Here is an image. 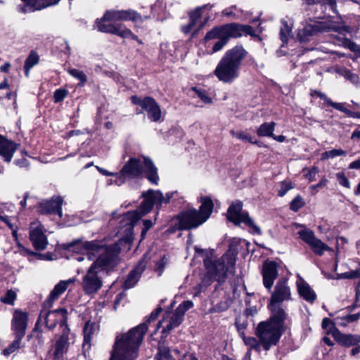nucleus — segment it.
Wrapping results in <instances>:
<instances>
[{
  "label": "nucleus",
  "mask_w": 360,
  "mask_h": 360,
  "mask_svg": "<svg viewBox=\"0 0 360 360\" xmlns=\"http://www.w3.org/2000/svg\"><path fill=\"white\" fill-rule=\"evenodd\" d=\"M75 281V278H70L66 281H61L57 283L51 292L49 298L44 302V307H51L53 301L57 300L59 296L66 290L68 286Z\"/></svg>",
  "instance_id": "5701e85b"
},
{
  "label": "nucleus",
  "mask_w": 360,
  "mask_h": 360,
  "mask_svg": "<svg viewBox=\"0 0 360 360\" xmlns=\"http://www.w3.org/2000/svg\"><path fill=\"white\" fill-rule=\"evenodd\" d=\"M231 38H233V37H229V36H225V37L219 39L217 41H216L214 44L213 46H212V52L216 53V52L221 51L224 48V46L227 44V42L229 41V40Z\"/></svg>",
  "instance_id": "c03bdc74"
},
{
  "label": "nucleus",
  "mask_w": 360,
  "mask_h": 360,
  "mask_svg": "<svg viewBox=\"0 0 360 360\" xmlns=\"http://www.w3.org/2000/svg\"><path fill=\"white\" fill-rule=\"evenodd\" d=\"M0 220L4 222L13 231V236H15L17 231L15 229V226L11 221V219L8 216L0 214Z\"/></svg>",
  "instance_id": "13d9d810"
},
{
  "label": "nucleus",
  "mask_w": 360,
  "mask_h": 360,
  "mask_svg": "<svg viewBox=\"0 0 360 360\" xmlns=\"http://www.w3.org/2000/svg\"><path fill=\"white\" fill-rule=\"evenodd\" d=\"M231 134L236 139H240L244 142H249L251 143H255L260 146L259 142H257L249 134L245 131H231Z\"/></svg>",
  "instance_id": "ea45409f"
},
{
  "label": "nucleus",
  "mask_w": 360,
  "mask_h": 360,
  "mask_svg": "<svg viewBox=\"0 0 360 360\" xmlns=\"http://www.w3.org/2000/svg\"><path fill=\"white\" fill-rule=\"evenodd\" d=\"M360 319V313L354 314H345L344 311H340L334 318V323L340 326L346 327L349 323L356 321Z\"/></svg>",
  "instance_id": "c85d7f7f"
},
{
  "label": "nucleus",
  "mask_w": 360,
  "mask_h": 360,
  "mask_svg": "<svg viewBox=\"0 0 360 360\" xmlns=\"http://www.w3.org/2000/svg\"><path fill=\"white\" fill-rule=\"evenodd\" d=\"M15 163L20 167H27L29 166L28 160L24 158L20 160H15Z\"/></svg>",
  "instance_id": "338daca9"
},
{
  "label": "nucleus",
  "mask_w": 360,
  "mask_h": 360,
  "mask_svg": "<svg viewBox=\"0 0 360 360\" xmlns=\"http://www.w3.org/2000/svg\"><path fill=\"white\" fill-rule=\"evenodd\" d=\"M161 311V307L157 308L145 323L131 328L120 338L117 337L110 360H135L143 336L148 330L147 323L155 320Z\"/></svg>",
  "instance_id": "f03ea898"
},
{
  "label": "nucleus",
  "mask_w": 360,
  "mask_h": 360,
  "mask_svg": "<svg viewBox=\"0 0 360 360\" xmlns=\"http://www.w3.org/2000/svg\"><path fill=\"white\" fill-rule=\"evenodd\" d=\"M212 7L210 4H206L201 7L197 8L195 11L190 13V21L188 25H184L181 27V30L184 33L188 34L193 30L194 33L198 32L205 25V22H202L200 25L195 29L197 25L198 20L201 17V11L204 9H210Z\"/></svg>",
  "instance_id": "aec40b11"
},
{
  "label": "nucleus",
  "mask_w": 360,
  "mask_h": 360,
  "mask_svg": "<svg viewBox=\"0 0 360 360\" xmlns=\"http://www.w3.org/2000/svg\"><path fill=\"white\" fill-rule=\"evenodd\" d=\"M175 194H176V191L168 192L164 196L160 191L152 189L143 193L141 196L144 198V200L139 208L132 212H128L123 217L122 221L127 226L126 231L131 233L134 224L142 216L150 212L155 205H156L157 209L159 210L163 203H168Z\"/></svg>",
  "instance_id": "39448f33"
},
{
  "label": "nucleus",
  "mask_w": 360,
  "mask_h": 360,
  "mask_svg": "<svg viewBox=\"0 0 360 360\" xmlns=\"http://www.w3.org/2000/svg\"><path fill=\"white\" fill-rule=\"evenodd\" d=\"M297 291L300 295L306 301L313 302L316 299V295L309 285L302 278L297 282Z\"/></svg>",
  "instance_id": "bb28decb"
},
{
  "label": "nucleus",
  "mask_w": 360,
  "mask_h": 360,
  "mask_svg": "<svg viewBox=\"0 0 360 360\" xmlns=\"http://www.w3.org/2000/svg\"><path fill=\"white\" fill-rule=\"evenodd\" d=\"M93 329H94L93 323H90L89 321H88L85 323V326L83 328L84 343V344H88L90 342L91 335L93 333Z\"/></svg>",
  "instance_id": "a18cd8bd"
},
{
  "label": "nucleus",
  "mask_w": 360,
  "mask_h": 360,
  "mask_svg": "<svg viewBox=\"0 0 360 360\" xmlns=\"http://www.w3.org/2000/svg\"><path fill=\"white\" fill-rule=\"evenodd\" d=\"M17 298V294L15 291L13 290H8L4 296L1 297L0 300L1 302L9 304V305H13L15 303V301Z\"/></svg>",
  "instance_id": "37998d69"
},
{
  "label": "nucleus",
  "mask_w": 360,
  "mask_h": 360,
  "mask_svg": "<svg viewBox=\"0 0 360 360\" xmlns=\"http://www.w3.org/2000/svg\"><path fill=\"white\" fill-rule=\"evenodd\" d=\"M257 313V309L255 306L247 307V308L245 311V314L247 316H252L255 315Z\"/></svg>",
  "instance_id": "69168bd1"
},
{
  "label": "nucleus",
  "mask_w": 360,
  "mask_h": 360,
  "mask_svg": "<svg viewBox=\"0 0 360 360\" xmlns=\"http://www.w3.org/2000/svg\"><path fill=\"white\" fill-rule=\"evenodd\" d=\"M131 98L134 105H140L147 112L148 117L150 121L157 122L162 120L160 107L154 98L150 96L141 98L136 96H133Z\"/></svg>",
  "instance_id": "f8f14e48"
},
{
  "label": "nucleus",
  "mask_w": 360,
  "mask_h": 360,
  "mask_svg": "<svg viewBox=\"0 0 360 360\" xmlns=\"http://www.w3.org/2000/svg\"><path fill=\"white\" fill-rule=\"evenodd\" d=\"M201 205L198 212L199 214L202 217L203 222H205L210 216L214 204L212 199L209 197H202L201 198Z\"/></svg>",
  "instance_id": "c756f323"
},
{
  "label": "nucleus",
  "mask_w": 360,
  "mask_h": 360,
  "mask_svg": "<svg viewBox=\"0 0 360 360\" xmlns=\"http://www.w3.org/2000/svg\"><path fill=\"white\" fill-rule=\"evenodd\" d=\"M203 262L210 278L223 283L228 273L234 272L236 256L227 252L220 259H217L214 252L210 251L206 253Z\"/></svg>",
  "instance_id": "0eeeda50"
},
{
  "label": "nucleus",
  "mask_w": 360,
  "mask_h": 360,
  "mask_svg": "<svg viewBox=\"0 0 360 360\" xmlns=\"http://www.w3.org/2000/svg\"><path fill=\"white\" fill-rule=\"evenodd\" d=\"M63 248L72 252L82 248L89 260L94 259L82 278V289L87 295L95 294L102 288L103 281L99 273L112 271L120 262V247L117 243L105 245L96 240L82 243L81 239H76L63 244Z\"/></svg>",
  "instance_id": "f257e3e1"
},
{
  "label": "nucleus",
  "mask_w": 360,
  "mask_h": 360,
  "mask_svg": "<svg viewBox=\"0 0 360 360\" xmlns=\"http://www.w3.org/2000/svg\"><path fill=\"white\" fill-rule=\"evenodd\" d=\"M145 173L147 179L157 185L159 181L158 169L149 158L141 156L130 158L120 172L119 180L121 183L127 179L137 178Z\"/></svg>",
  "instance_id": "423d86ee"
},
{
  "label": "nucleus",
  "mask_w": 360,
  "mask_h": 360,
  "mask_svg": "<svg viewBox=\"0 0 360 360\" xmlns=\"http://www.w3.org/2000/svg\"><path fill=\"white\" fill-rule=\"evenodd\" d=\"M68 72L73 77L77 79L79 81V85L80 86H84L87 80V77L84 72L77 69H68Z\"/></svg>",
  "instance_id": "58836bf2"
},
{
  "label": "nucleus",
  "mask_w": 360,
  "mask_h": 360,
  "mask_svg": "<svg viewBox=\"0 0 360 360\" xmlns=\"http://www.w3.org/2000/svg\"><path fill=\"white\" fill-rule=\"evenodd\" d=\"M292 22L290 19L282 20L280 30V37L283 43H286L288 38L292 37Z\"/></svg>",
  "instance_id": "7c9ffc66"
},
{
  "label": "nucleus",
  "mask_w": 360,
  "mask_h": 360,
  "mask_svg": "<svg viewBox=\"0 0 360 360\" xmlns=\"http://www.w3.org/2000/svg\"><path fill=\"white\" fill-rule=\"evenodd\" d=\"M304 205V201L303 198L300 195H298L290 202V207L292 211L297 212Z\"/></svg>",
  "instance_id": "de8ad7c7"
},
{
  "label": "nucleus",
  "mask_w": 360,
  "mask_h": 360,
  "mask_svg": "<svg viewBox=\"0 0 360 360\" xmlns=\"http://www.w3.org/2000/svg\"><path fill=\"white\" fill-rule=\"evenodd\" d=\"M298 234L300 238L309 245L316 238L314 233L307 229L300 231Z\"/></svg>",
  "instance_id": "a19ab883"
},
{
  "label": "nucleus",
  "mask_w": 360,
  "mask_h": 360,
  "mask_svg": "<svg viewBox=\"0 0 360 360\" xmlns=\"http://www.w3.org/2000/svg\"><path fill=\"white\" fill-rule=\"evenodd\" d=\"M328 105L340 112L345 113L346 115L347 114V112L349 111V109H347L345 107V104L342 103H335L330 100V101H328Z\"/></svg>",
  "instance_id": "6e6d98bb"
},
{
  "label": "nucleus",
  "mask_w": 360,
  "mask_h": 360,
  "mask_svg": "<svg viewBox=\"0 0 360 360\" xmlns=\"http://www.w3.org/2000/svg\"><path fill=\"white\" fill-rule=\"evenodd\" d=\"M120 37L123 39H132L138 41L140 44H142L141 40L139 39V37L132 33V32L128 29L124 25L122 27V32L120 35Z\"/></svg>",
  "instance_id": "49530a36"
},
{
  "label": "nucleus",
  "mask_w": 360,
  "mask_h": 360,
  "mask_svg": "<svg viewBox=\"0 0 360 360\" xmlns=\"http://www.w3.org/2000/svg\"><path fill=\"white\" fill-rule=\"evenodd\" d=\"M193 307V303L191 300H187L183 302L181 304L179 305V307L176 308L178 311L181 313L184 316L186 311L188 310L189 309L192 308Z\"/></svg>",
  "instance_id": "864d4df0"
},
{
  "label": "nucleus",
  "mask_w": 360,
  "mask_h": 360,
  "mask_svg": "<svg viewBox=\"0 0 360 360\" xmlns=\"http://www.w3.org/2000/svg\"><path fill=\"white\" fill-rule=\"evenodd\" d=\"M177 219L180 229L196 228L204 223L200 214L195 209H189L181 212Z\"/></svg>",
  "instance_id": "ddd939ff"
},
{
  "label": "nucleus",
  "mask_w": 360,
  "mask_h": 360,
  "mask_svg": "<svg viewBox=\"0 0 360 360\" xmlns=\"http://www.w3.org/2000/svg\"><path fill=\"white\" fill-rule=\"evenodd\" d=\"M248 52L238 45L226 51L218 63L214 74L224 83L230 84L239 77L240 69Z\"/></svg>",
  "instance_id": "20e7f679"
},
{
  "label": "nucleus",
  "mask_w": 360,
  "mask_h": 360,
  "mask_svg": "<svg viewBox=\"0 0 360 360\" xmlns=\"http://www.w3.org/2000/svg\"><path fill=\"white\" fill-rule=\"evenodd\" d=\"M243 34L257 36L251 26L232 22L212 28L207 32L204 40L207 41L211 39H219L225 36L238 38Z\"/></svg>",
  "instance_id": "6e6552de"
},
{
  "label": "nucleus",
  "mask_w": 360,
  "mask_h": 360,
  "mask_svg": "<svg viewBox=\"0 0 360 360\" xmlns=\"http://www.w3.org/2000/svg\"><path fill=\"white\" fill-rule=\"evenodd\" d=\"M288 278H279L271 292V345H276L286 330V313L281 305L292 300Z\"/></svg>",
  "instance_id": "7ed1b4c3"
},
{
  "label": "nucleus",
  "mask_w": 360,
  "mask_h": 360,
  "mask_svg": "<svg viewBox=\"0 0 360 360\" xmlns=\"http://www.w3.org/2000/svg\"><path fill=\"white\" fill-rule=\"evenodd\" d=\"M335 71L338 74L344 77L347 80H349L353 84L356 86H359L360 84V79L359 76L352 72L349 70L345 68H338Z\"/></svg>",
  "instance_id": "473e14b6"
},
{
  "label": "nucleus",
  "mask_w": 360,
  "mask_h": 360,
  "mask_svg": "<svg viewBox=\"0 0 360 360\" xmlns=\"http://www.w3.org/2000/svg\"><path fill=\"white\" fill-rule=\"evenodd\" d=\"M145 269V264L141 262L133 270H131L123 284V288L128 290L133 288L139 281L141 274Z\"/></svg>",
  "instance_id": "393cba45"
},
{
  "label": "nucleus",
  "mask_w": 360,
  "mask_h": 360,
  "mask_svg": "<svg viewBox=\"0 0 360 360\" xmlns=\"http://www.w3.org/2000/svg\"><path fill=\"white\" fill-rule=\"evenodd\" d=\"M30 238L36 250H44L46 248L48 240L40 222L34 221L31 224Z\"/></svg>",
  "instance_id": "4468645a"
},
{
  "label": "nucleus",
  "mask_w": 360,
  "mask_h": 360,
  "mask_svg": "<svg viewBox=\"0 0 360 360\" xmlns=\"http://www.w3.org/2000/svg\"><path fill=\"white\" fill-rule=\"evenodd\" d=\"M50 307H44L41 311L39 321H44L46 326L49 329H53L57 323L60 324V328H64L67 325L68 311L62 308L56 310L49 311L46 308Z\"/></svg>",
  "instance_id": "9b49d317"
},
{
  "label": "nucleus",
  "mask_w": 360,
  "mask_h": 360,
  "mask_svg": "<svg viewBox=\"0 0 360 360\" xmlns=\"http://www.w3.org/2000/svg\"><path fill=\"white\" fill-rule=\"evenodd\" d=\"M344 274L345 279H354L360 278V270H352L348 272H345Z\"/></svg>",
  "instance_id": "e2e57ef3"
},
{
  "label": "nucleus",
  "mask_w": 360,
  "mask_h": 360,
  "mask_svg": "<svg viewBox=\"0 0 360 360\" xmlns=\"http://www.w3.org/2000/svg\"><path fill=\"white\" fill-rule=\"evenodd\" d=\"M319 172V167L314 166L307 170V172L304 174V176L306 179H307L309 181H313Z\"/></svg>",
  "instance_id": "4d7b16f0"
},
{
  "label": "nucleus",
  "mask_w": 360,
  "mask_h": 360,
  "mask_svg": "<svg viewBox=\"0 0 360 360\" xmlns=\"http://www.w3.org/2000/svg\"><path fill=\"white\" fill-rule=\"evenodd\" d=\"M260 344H262V349L268 351L270 348V319L259 322L255 331Z\"/></svg>",
  "instance_id": "6ab92c4d"
},
{
  "label": "nucleus",
  "mask_w": 360,
  "mask_h": 360,
  "mask_svg": "<svg viewBox=\"0 0 360 360\" xmlns=\"http://www.w3.org/2000/svg\"><path fill=\"white\" fill-rule=\"evenodd\" d=\"M330 335L340 345L345 347L356 346L360 343V335L342 333L336 327L330 330Z\"/></svg>",
  "instance_id": "f3484780"
},
{
  "label": "nucleus",
  "mask_w": 360,
  "mask_h": 360,
  "mask_svg": "<svg viewBox=\"0 0 360 360\" xmlns=\"http://www.w3.org/2000/svg\"><path fill=\"white\" fill-rule=\"evenodd\" d=\"M17 149V145L0 135V155L6 162H10L14 152Z\"/></svg>",
  "instance_id": "b1692460"
},
{
  "label": "nucleus",
  "mask_w": 360,
  "mask_h": 360,
  "mask_svg": "<svg viewBox=\"0 0 360 360\" xmlns=\"http://www.w3.org/2000/svg\"><path fill=\"white\" fill-rule=\"evenodd\" d=\"M311 96H317V97L320 98L321 99L323 100L327 104H328V101H330V99L328 98L324 93H322L317 90H311Z\"/></svg>",
  "instance_id": "0e129e2a"
},
{
  "label": "nucleus",
  "mask_w": 360,
  "mask_h": 360,
  "mask_svg": "<svg viewBox=\"0 0 360 360\" xmlns=\"http://www.w3.org/2000/svg\"><path fill=\"white\" fill-rule=\"evenodd\" d=\"M262 274L263 276V283L266 288L270 289V261L266 259L263 264Z\"/></svg>",
  "instance_id": "e433bc0d"
},
{
  "label": "nucleus",
  "mask_w": 360,
  "mask_h": 360,
  "mask_svg": "<svg viewBox=\"0 0 360 360\" xmlns=\"http://www.w3.org/2000/svg\"><path fill=\"white\" fill-rule=\"evenodd\" d=\"M184 316L178 311L176 309L173 312L167 311L163 319L158 323L157 329H158L162 323H165L166 325L163 326L162 333L165 335H167L172 330L180 325L183 321Z\"/></svg>",
  "instance_id": "dca6fc26"
},
{
  "label": "nucleus",
  "mask_w": 360,
  "mask_h": 360,
  "mask_svg": "<svg viewBox=\"0 0 360 360\" xmlns=\"http://www.w3.org/2000/svg\"><path fill=\"white\" fill-rule=\"evenodd\" d=\"M108 20H103V17L101 19H97L96 21V28L99 32L104 33H109L117 36L120 35L124 24L120 22H109Z\"/></svg>",
  "instance_id": "4be33fe9"
},
{
  "label": "nucleus",
  "mask_w": 360,
  "mask_h": 360,
  "mask_svg": "<svg viewBox=\"0 0 360 360\" xmlns=\"http://www.w3.org/2000/svg\"><path fill=\"white\" fill-rule=\"evenodd\" d=\"M63 198L60 196L53 197L51 200L43 201L39 204L40 212L42 214H57L62 217Z\"/></svg>",
  "instance_id": "412c9836"
},
{
  "label": "nucleus",
  "mask_w": 360,
  "mask_h": 360,
  "mask_svg": "<svg viewBox=\"0 0 360 360\" xmlns=\"http://www.w3.org/2000/svg\"><path fill=\"white\" fill-rule=\"evenodd\" d=\"M38 62L39 56L35 52H31L27 58L24 65L25 73L27 77L29 76L30 70L37 65Z\"/></svg>",
  "instance_id": "f704fd0d"
},
{
  "label": "nucleus",
  "mask_w": 360,
  "mask_h": 360,
  "mask_svg": "<svg viewBox=\"0 0 360 360\" xmlns=\"http://www.w3.org/2000/svg\"><path fill=\"white\" fill-rule=\"evenodd\" d=\"M337 179L338 180V182L340 185L349 188L350 187V183L348 180V179L345 176L344 173L340 172L337 174Z\"/></svg>",
  "instance_id": "052dcab7"
},
{
  "label": "nucleus",
  "mask_w": 360,
  "mask_h": 360,
  "mask_svg": "<svg viewBox=\"0 0 360 360\" xmlns=\"http://www.w3.org/2000/svg\"><path fill=\"white\" fill-rule=\"evenodd\" d=\"M68 91L65 89H56L53 94V99L55 103L63 101L68 96Z\"/></svg>",
  "instance_id": "3c124183"
},
{
  "label": "nucleus",
  "mask_w": 360,
  "mask_h": 360,
  "mask_svg": "<svg viewBox=\"0 0 360 360\" xmlns=\"http://www.w3.org/2000/svg\"><path fill=\"white\" fill-rule=\"evenodd\" d=\"M243 203L237 200L233 202L228 209L227 218L236 225H240L243 223L250 229V231L253 234H261L259 227L254 222L247 212H242Z\"/></svg>",
  "instance_id": "9d476101"
},
{
  "label": "nucleus",
  "mask_w": 360,
  "mask_h": 360,
  "mask_svg": "<svg viewBox=\"0 0 360 360\" xmlns=\"http://www.w3.org/2000/svg\"><path fill=\"white\" fill-rule=\"evenodd\" d=\"M193 91L195 92L198 96L201 99V101L206 104L211 103L212 100L211 97H210L207 93V91L204 89H198L195 87L192 89Z\"/></svg>",
  "instance_id": "09e8293b"
},
{
  "label": "nucleus",
  "mask_w": 360,
  "mask_h": 360,
  "mask_svg": "<svg viewBox=\"0 0 360 360\" xmlns=\"http://www.w3.org/2000/svg\"><path fill=\"white\" fill-rule=\"evenodd\" d=\"M327 182H328V180L325 177H323L321 179V180L317 184L312 185L311 186H310V189L314 190L318 188H322L326 185Z\"/></svg>",
  "instance_id": "774afa93"
},
{
  "label": "nucleus",
  "mask_w": 360,
  "mask_h": 360,
  "mask_svg": "<svg viewBox=\"0 0 360 360\" xmlns=\"http://www.w3.org/2000/svg\"><path fill=\"white\" fill-rule=\"evenodd\" d=\"M244 343L250 347V349H255L257 352H260L262 349V344H260V341L257 339V338L253 337H241Z\"/></svg>",
  "instance_id": "c9c22d12"
},
{
  "label": "nucleus",
  "mask_w": 360,
  "mask_h": 360,
  "mask_svg": "<svg viewBox=\"0 0 360 360\" xmlns=\"http://www.w3.org/2000/svg\"><path fill=\"white\" fill-rule=\"evenodd\" d=\"M290 275V271L281 261H271V286L273 285V281L277 277L281 276L280 278H283L285 277L289 278Z\"/></svg>",
  "instance_id": "cd10ccee"
},
{
  "label": "nucleus",
  "mask_w": 360,
  "mask_h": 360,
  "mask_svg": "<svg viewBox=\"0 0 360 360\" xmlns=\"http://www.w3.org/2000/svg\"><path fill=\"white\" fill-rule=\"evenodd\" d=\"M347 155V152L341 148H335L328 151H325L321 154V159L322 160H329L335 158L338 156H345Z\"/></svg>",
  "instance_id": "4c0bfd02"
},
{
  "label": "nucleus",
  "mask_w": 360,
  "mask_h": 360,
  "mask_svg": "<svg viewBox=\"0 0 360 360\" xmlns=\"http://www.w3.org/2000/svg\"><path fill=\"white\" fill-rule=\"evenodd\" d=\"M28 323V314L20 309H15L11 320V330L14 336L24 338Z\"/></svg>",
  "instance_id": "2eb2a0df"
},
{
  "label": "nucleus",
  "mask_w": 360,
  "mask_h": 360,
  "mask_svg": "<svg viewBox=\"0 0 360 360\" xmlns=\"http://www.w3.org/2000/svg\"><path fill=\"white\" fill-rule=\"evenodd\" d=\"M22 338H23L15 336V340L7 347L2 350L1 354L5 356H8L15 351L22 347Z\"/></svg>",
  "instance_id": "72a5a7b5"
},
{
  "label": "nucleus",
  "mask_w": 360,
  "mask_h": 360,
  "mask_svg": "<svg viewBox=\"0 0 360 360\" xmlns=\"http://www.w3.org/2000/svg\"><path fill=\"white\" fill-rule=\"evenodd\" d=\"M236 327L240 337L244 336L245 330L247 328L248 323L245 319H242L240 317H238L236 319L235 322Z\"/></svg>",
  "instance_id": "8fccbe9b"
},
{
  "label": "nucleus",
  "mask_w": 360,
  "mask_h": 360,
  "mask_svg": "<svg viewBox=\"0 0 360 360\" xmlns=\"http://www.w3.org/2000/svg\"><path fill=\"white\" fill-rule=\"evenodd\" d=\"M70 333V330L68 326H65L64 328L62 330V334L60 338L56 343L54 354L56 357L59 358L68 350Z\"/></svg>",
  "instance_id": "a878e982"
},
{
  "label": "nucleus",
  "mask_w": 360,
  "mask_h": 360,
  "mask_svg": "<svg viewBox=\"0 0 360 360\" xmlns=\"http://www.w3.org/2000/svg\"><path fill=\"white\" fill-rule=\"evenodd\" d=\"M314 254L321 256L325 251H332L328 245L322 242L320 239L316 238L309 245Z\"/></svg>",
  "instance_id": "2f4dec72"
},
{
  "label": "nucleus",
  "mask_w": 360,
  "mask_h": 360,
  "mask_svg": "<svg viewBox=\"0 0 360 360\" xmlns=\"http://www.w3.org/2000/svg\"><path fill=\"white\" fill-rule=\"evenodd\" d=\"M336 32L341 33L345 31V26L340 22L332 21L317 22L314 24H309L305 25L303 29L300 30L297 34L298 37L302 41H307L309 37L319 32Z\"/></svg>",
  "instance_id": "1a4fd4ad"
},
{
  "label": "nucleus",
  "mask_w": 360,
  "mask_h": 360,
  "mask_svg": "<svg viewBox=\"0 0 360 360\" xmlns=\"http://www.w3.org/2000/svg\"><path fill=\"white\" fill-rule=\"evenodd\" d=\"M141 20L142 17L133 11H107L103 16V20H108L109 22H115L117 20Z\"/></svg>",
  "instance_id": "a211bd4d"
},
{
  "label": "nucleus",
  "mask_w": 360,
  "mask_h": 360,
  "mask_svg": "<svg viewBox=\"0 0 360 360\" xmlns=\"http://www.w3.org/2000/svg\"><path fill=\"white\" fill-rule=\"evenodd\" d=\"M155 360H175L172 356L169 349L165 347H160L158 353L155 356Z\"/></svg>",
  "instance_id": "79ce46f5"
},
{
  "label": "nucleus",
  "mask_w": 360,
  "mask_h": 360,
  "mask_svg": "<svg viewBox=\"0 0 360 360\" xmlns=\"http://www.w3.org/2000/svg\"><path fill=\"white\" fill-rule=\"evenodd\" d=\"M293 188L292 183L288 181H283L281 184V188L278 191L279 196H283L289 190Z\"/></svg>",
  "instance_id": "5fc2aeb1"
},
{
  "label": "nucleus",
  "mask_w": 360,
  "mask_h": 360,
  "mask_svg": "<svg viewBox=\"0 0 360 360\" xmlns=\"http://www.w3.org/2000/svg\"><path fill=\"white\" fill-rule=\"evenodd\" d=\"M259 136H270V124L265 122L257 129Z\"/></svg>",
  "instance_id": "603ef678"
},
{
  "label": "nucleus",
  "mask_w": 360,
  "mask_h": 360,
  "mask_svg": "<svg viewBox=\"0 0 360 360\" xmlns=\"http://www.w3.org/2000/svg\"><path fill=\"white\" fill-rule=\"evenodd\" d=\"M336 324L334 323V320L333 321H331L330 319L328 318H324L323 320H322V323H321V326H322V328L323 329H326L327 330L328 329V332L327 333L328 334H330L329 332H330V330L333 328V327H335Z\"/></svg>",
  "instance_id": "bf43d9fd"
},
{
  "label": "nucleus",
  "mask_w": 360,
  "mask_h": 360,
  "mask_svg": "<svg viewBox=\"0 0 360 360\" xmlns=\"http://www.w3.org/2000/svg\"><path fill=\"white\" fill-rule=\"evenodd\" d=\"M60 0H40L37 4L38 8H46L57 4Z\"/></svg>",
  "instance_id": "680f3d73"
}]
</instances>
